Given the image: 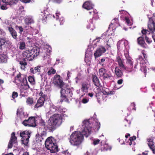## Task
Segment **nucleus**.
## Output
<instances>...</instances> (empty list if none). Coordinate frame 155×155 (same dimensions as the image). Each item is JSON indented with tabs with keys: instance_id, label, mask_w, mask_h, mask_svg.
Wrapping results in <instances>:
<instances>
[{
	"instance_id": "f257e3e1",
	"label": "nucleus",
	"mask_w": 155,
	"mask_h": 155,
	"mask_svg": "<svg viewBox=\"0 0 155 155\" xmlns=\"http://www.w3.org/2000/svg\"><path fill=\"white\" fill-rule=\"evenodd\" d=\"M84 129L81 133L79 131H76L72 134L70 136V142L74 146H77L81 143L84 138V136L87 137L91 133L92 124L88 120L83 121Z\"/></svg>"
},
{
	"instance_id": "f03ea898",
	"label": "nucleus",
	"mask_w": 155,
	"mask_h": 155,
	"mask_svg": "<svg viewBox=\"0 0 155 155\" xmlns=\"http://www.w3.org/2000/svg\"><path fill=\"white\" fill-rule=\"evenodd\" d=\"M45 144L46 148L51 153H55L58 151V147L54 138L51 137L47 138L45 141Z\"/></svg>"
},
{
	"instance_id": "7ed1b4c3",
	"label": "nucleus",
	"mask_w": 155,
	"mask_h": 155,
	"mask_svg": "<svg viewBox=\"0 0 155 155\" xmlns=\"http://www.w3.org/2000/svg\"><path fill=\"white\" fill-rule=\"evenodd\" d=\"M33 49L34 54H33V56H32L34 58L38 56L43 57L44 58V60L46 59L47 58H49L50 57V54L51 52V46H48V49H49L48 54L47 53L46 54L45 51H41L40 49L37 47H34Z\"/></svg>"
},
{
	"instance_id": "20e7f679",
	"label": "nucleus",
	"mask_w": 155,
	"mask_h": 155,
	"mask_svg": "<svg viewBox=\"0 0 155 155\" xmlns=\"http://www.w3.org/2000/svg\"><path fill=\"white\" fill-rule=\"evenodd\" d=\"M71 90L70 89L68 88H66L65 89L61 88V99L59 102L61 103L63 101L68 102V98L69 97H71Z\"/></svg>"
},
{
	"instance_id": "39448f33",
	"label": "nucleus",
	"mask_w": 155,
	"mask_h": 155,
	"mask_svg": "<svg viewBox=\"0 0 155 155\" xmlns=\"http://www.w3.org/2000/svg\"><path fill=\"white\" fill-rule=\"evenodd\" d=\"M50 118L57 127L60 126L62 123L63 117L60 114L55 113L51 116Z\"/></svg>"
},
{
	"instance_id": "423d86ee",
	"label": "nucleus",
	"mask_w": 155,
	"mask_h": 155,
	"mask_svg": "<svg viewBox=\"0 0 155 155\" xmlns=\"http://www.w3.org/2000/svg\"><path fill=\"white\" fill-rule=\"evenodd\" d=\"M149 29L152 33V37L155 43V34L153 33L155 31V16H153L149 18L148 24Z\"/></svg>"
},
{
	"instance_id": "0eeeda50",
	"label": "nucleus",
	"mask_w": 155,
	"mask_h": 155,
	"mask_svg": "<svg viewBox=\"0 0 155 155\" xmlns=\"http://www.w3.org/2000/svg\"><path fill=\"white\" fill-rule=\"evenodd\" d=\"M30 132L28 130H26L20 133V136L22 137L21 141L25 145H27L30 137Z\"/></svg>"
},
{
	"instance_id": "6e6552de",
	"label": "nucleus",
	"mask_w": 155,
	"mask_h": 155,
	"mask_svg": "<svg viewBox=\"0 0 155 155\" xmlns=\"http://www.w3.org/2000/svg\"><path fill=\"white\" fill-rule=\"evenodd\" d=\"M137 63H139L140 64V70L142 72L143 74H144V77H146L147 74V70L146 69V64L144 63V60L143 57L141 56H139L138 58H137Z\"/></svg>"
},
{
	"instance_id": "1a4fd4ad",
	"label": "nucleus",
	"mask_w": 155,
	"mask_h": 155,
	"mask_svg": "<svg viewBox=\"0 0 155 155\" xmlns=\"http://www.w3.org/2000/svg\"><path fill=\"white\" fill-rule=\"evenodd\" d=\"M22 124L25 126L35 127L36 126L35 119L34 117H31L28 119L25 120L22 122Z\"/></svg>"
},
{
	"instance_id": "9d476101",
	"label": "nucleus",
	"mask_w": 155,
	"mask_h": 155,
	"mask_svg": "<svg viewBox=\"0 0 155 155\" xmlns=\"http://www.w3.org/2000/svg\"><path fill=\"white\" fill-rule=\"evenodd\" d=\"M106 51V48L103 46L98 47L94 52V56L95 59L101 56Z\"/></svg>"
},
{
	"instance_id": "9b49d317",
	"label": "nucleus",
	"mask_w": 155,
	"mask_h": 155,
	"mask_svg": "<svg viewBox=\"0 0 155 155\" xmlns=\"http://www.w3.org/2000/svg\"><path fill=\"white\" fill-rule=\"evenodd\" d=\"M45 127L46 128V130H48L49 132H52L56 129L57 127L50 118L48 121Z\"/></svg>"
},
{
	"instance_id": "f8f14e48",
	"label": "nucleus",
	"mask_w": 155,
	"mask_h": 155,
	"mask_svg": "<svg viewBox=\"0 0 155 155\" xmlns=\"http://www.w3.org/2000/svg\"><path fill=\"white\" fill-rule=\"evenodd\" d=\"M62 78H53L51 79V82L54 85L61 89L64 84V83L63 82Z\"/></svg>"
},
{
	"instance_id": "ddd939ff",
	"label": "nucleus",
	"mask_w": 155,
	"mask_h": 155,
	"mask_svg": "<svg viewBox=\"0 0 155 155\" xmlns=\"http://www.w3.org/2000/svg\"><path fill=\"white\" fill-rule=\"evenodd\" d=\"M116 61L117 62L118 65L121 70L122 71L126 70L127 67L124 64V62L120 56H118L116 58Z\"/></svg>"
},
{
	"instance_id": "4468645a",
	"label": "nucleus",
	"mask_w": 155,
	"mask_h": 155,
	"mask_svg": "<svg viewBox=\"0 0 155 155\" xmlns=\"http://www.w3.org/2000/svg\"><path fill=\"white\" fill-rule=\"evenodd\" d=\"M50 109L49 113L50 114H53L54 113H61L63 111V110L60 107H57L54 105L52 106Z\"/></svg>"
},
{
	"instance_id": "2eb2a0df",
	"label": "nucleus",
	"mask_w": 155,
	"mask_h": 155,
	"mask_svg": "<svg viewBox=\"0 0 155 155\" xmlns=\"http://www.w3.org/2000/svg\"><path fill=\"white\" fill-rule=\"evenodd\" d=\"M41 67L39 66H37L34 68V70L32 68H31L30 69V72L33 74L37 73V74L39 75L41 78L43 77V74H41Z\"/></svg>"
},
{
	"instance_id": "dca6fc26",
	"label": "nucleus",
	"mask_w": 155,
	"mask_h": 155,
	"mask_svg": "<svg viewBox=\"0 0 155 155\" xmlns=\"http://www.w3.org/2000/svg\"><path fill=\"white\" fill-rule=\"evenodd\" d=\"M132 58L127 60L126 63L128 66L126 67H127L126 71L128 72H131L132 71L133 65V62L132 61Z\"/></svg>"
},
{
	"instance_id": "f3484780",
	"label": "nucleus",
	"mask_w": 155,
	"mask_h": 155,
	"mask_svg": "<svg viewBox=\"0 0 155 155\" xmlns=\"http://www.w3.org/2000/svg\"><path fill=\"white\" fill-rule=\"evenodd\" d=\"M147 144L150 148L152 151L153 153L155 154V146L153 144V141L152 139L148 138L147 139Z\"/></svg>"
},
{
	"instance_id": "a211bd4d",
	"label": "nucleus",
	"mask_w": 155,
	"mask_h": 155,
	"mask_svg": "<svg viewBox=\"0 0 155 155\" xmlns=\"http://www.w3.org/2000/svg\"><path fill=\"white\" fill-rule=\"evenodd\" d=\"M23 57L25 58L26 60H27L29 61L32 60L34 58L31 55L30 53L29 52V50H26L24 51L22 54Z\"/></svg>"
},
{
	"instance_id": "6ab92c4d",
	"label": "nucleus",
	"mask_w": 155,
	"mask_h": 155,
	"mask_svg": "<svg viewBox=\"0 0 155 155\" xmlns=\"http://www.w3.org/2000/svg\"><path fill=\"white\" fill-rule=\"evenodd\" d=\"M105 94L104 92H98L95 95L96 97L97 98V101L99 103H101L102 101L104 100L103 99L104 95Z\"/></svg>"
},
{
	"instance_id": "aec40b11",
	"label": "nucleus",
	"mask_w": 155,
	"mask_h": 155,
	"mask_svg": "<svg viewBox=\"0 0 155 155\" xmlns=\"http://www.w3.org/2000/svg\"><path fill=\"white\" fill-rule=\"evenodd\" d=\"M8 30L12 37L15 39H16L17 38V33L15 30L12 27H8Z\"/></svg>"
},
{
	"instance_id": "412c9836",
	"label": "nucleus",
	"mask_w": 155,
	"mask_h": 155,
	"mask_svg": "<svg viewBox=\"0 0 155 155\" xmlns=\"http://www.w3.org/2000/svg\"><path fill=\"white\" fill-rule=\"evenodd\" d=\"M42 98H39L38 100L37 103L34 106L35 108H38L43 106L44 104L45 101L41 99Z\"/></svg>"
},
{
	"instance_id": "4be33fe9",
	"label": "nucleus",
	"mask_w": 155,
	"mask_h": 155,
	"mask_svg": "<svg viewBox=\"0 0 155 155\" xmlns=\"http://www.w3.org/2000/svg\"><path fill=\"white\" fill-rule=\"evenodd\" d=\"M106 70L104 68H102L99 70V74L100 77L103 78H109L108 76L106 73Z\"/></svg>"
},
{
	"instance_id": "5701e85b",
	"label": "nucleus",
	"mask_w": 155,
	"mask_h": 155,
	"mask_svg": "<svg viewBox=\"0 0 155 155\" xmlns=\"http://www.w3.org/2000/svg\"><path fill=\"white\" fill-rule=\"evenodd\" d=\"M8 43L9 45H11L12 43L8 40L6 41V39L4 38H0V50L2 49V46H3L5 43Z\"/></svg>"
},
{
	"instance_id": "b1692460",
	"label": "nucleus",
	"mask_w": 155,
	"mask_h": 155,
	"mask_svg": "<svg viewBox=\"0 0 155 155\" xmlns=\"http://www.w3.org/2000/svg\"><path fill=\"white\" fill-rule=\"evenodd\" d=\"M7 61V56L5 54H0V63H6Z\"/></svg>"
},
{
	"instance_id": "393cba45",
	"label": "nucleus",
	"mask_w": 155,
	"mask_h": 155,
	"mask_svg": "<svg viewBox=\"0 0 155 155\" xmlns=\"http://www.w3.org/2000/svg\"><path fill=\"white\" fill-rule=\"evenodd\" d=\"M83 7L87 10H90L93 8L92 4L88 1L84 3L83 5Z\"/></svg>"
},
{
	"instance_id": "a878e982",
	"label": "nucleus",
	"mask_w": 155,
	"mask_h": 155,
	"mask_svg": "<svg viewBox=\"0 0 155 155\" xmlns=\"http://www.w3.org/2000/svg\"><path fill=\"white\" fill-rule=\"evenodd\" d=\"M19 64L21 65L20 68L22 70H25L26 66L27 65V62L26 58H22L19 61Z\"/></svg>"
},
{
	"instance_id": "bb28decb",
	"label": "nucleus",
	"mask_w": 155,
	"mask_h": 155,
	"mask_svg": "<svg viewBox=\"0 0 155 155\" xmlns=\"http://www.w3.org/2000/svg\"><path fill=\"white\" fill-rule=\"evenodd\" d=\"M138 44L143 48H145V43L144 40L143 38L140 37L138 38L137 39Z\"/></svg>"
},
{
	"instance_id": "cd10ccee",
	"label": "nucleus",
	"mask_w": 155,
	"mask_h": 155,
	"mask_svg": "<svg viewBox=\"0 0 155 155\" xmlns=\"http://www.w3.org/2000/svg\"><path fill=\"white\" fill-rule=\"evenodd\" d=\"M94 124V126L92 127L93 129L95 131H98L100 127L101 124L100 123L95 120Z\"/></svg>"
},
{
	"instance_id": "c85d7f7f",
	"label": "nucleus",
	"mask_w": 155,
	"mask_h": 155,
	"mask_svg": "<svg viewBox=\"0 0 155 155\" xmlns=\"http://www.w3.org/2000/svg\"><path fill=\"white\" fill-rule=\"evenodd\" d=\"M81 86V90L83 92H86L87 91L89 88L88 84H87L83 82Z\"/></svg>"
},
{
	"instance_id": "c756f323",
	"label": "nucleus",
	"mask_w": 155,
	"mask_h": 155,
	"mask_svg": "<svg viewBox=\"0 0 155 155\" xmlns=\"http://www.w3.org/2000/svg\"><path fill=\"white\" fill-rule=\"evenodd\" d=\"M2 2L10 5L16 4L18 1V0H2Z\"/></svg>"
},
{
	"instance_id": "7c9ffc66",
	"label": "nucleus",
	"mask_w": 155,
	"mask_h": 155,
	"mask_svg": "<svg viewBox=\"0 0 155 155\" xmlns=\"http://www.w3.org/2000/svg\"><path fill=\"white\" fill-rule=\"evenodd\" d=\"M115 74L118 77H121L122 75V72L118 67L115 68Z\"/></svg>"
},
{
	"instance_id": "2f4dec72",
	"label": "nucleus",
	"mask_w": 155,
	"mask_h": 155,
	"mask_svg": "<svg viewBox=\"0 0 155 155\" xmlns=\"http://www.w3.org/2000/svg\"><path fill=\"white\" fill-rule=\"evenodd\" d=\"M26 103L28 105H32L34 103V99L31 97H28L26 99Z\"/></svg>"
},
{
	"instance_id": "473e14b6",
	"label": "nucleus",
	"mask_w": 155,
	"mask_h": 155,
	"mask_svg": "<svg viewBox=\"0 0 155 155\" xmlns=\"http://www.w3.org/2000/svg\"><path fill=\"white\" fill-rule=\"evenodd\" d=\"M92 81L95 86L99 87L101 85L98 78H93Z\"/></svg>"
},
{
	"instance_id": "72a5a7b5",
	"label": "nucleus",
	"mask_w": 155,
	"mask_h": 155,
	"mask_svg": "<svg viewBox=\"0 0 155 155\" xmlns=\"http://www.w3.org/2000/svg\"><path fill=\"white\" fill-rule=\"evenodd\" d=\"M47 135V132L45 131H43L41 134L39 136V139L40 142L42 141V140H44L46 138Z\"/></svg>"
},
{
	"instance_id": "f704fd0d",
	"label": "nucleus",
	"mask_w": 155,
	"mask_h": 155,
	"mask_svg": "<svg viewBox=\"0 0 155 155\" xmlns=\"http://www.w3.org/2000/svg\"><path fill=\"white\" fill-rule=\"evenodd\" d=\"M15 133L14 132H13L11 134V138L10 140L11 142H12L13 143H15L17 140V137L15 136Z\"/></svg>"
},
{
	"instance_id": "c9c22d12",
	"label": "nucleus",
	"mask_w": 155,
	"mask_h": 155,
	"mask_svg": "<svg viewBox=\"0 0 155 155\" xmlns=\"http://www.w3.org/2000/svg\"><path fill=\"white\" fill-rule=\"evenodd\" d=\"M25 21V24L28 25L34 23V21L33 19L29 17L26 18Z\"/></svg>"
},
{
	"instance_id": "e433bc0d",
	"label": "nucleus",
	"mask_w": 155,
	"mask_h": 155,
	"mask_svg": "<svg viewBox=\"0 0 155 155\" xmlns=\"http://www.w3.org/2000/svg\"><path fill=\"white\" fill-rule=\"evenodd\" d=\"M130 121L125 120L122 122V125L124 127H128L130 126Z\"/></svg>"
},
{
	"instance_id": "4c0bfd02",
	"label": "nucleus",
	"mask_w": 155,
	"mask_h": 155,
	"mask_svg": "<svg viewBox=\"0 0 155 155\" xmlns=\"http://www.w3.org/2000/svg\"><path fill=\"white\" fill-rule=\"evenodd\" d=\"M102 148L103 150L107 151V150H110L111 149V147L107 144H105L103 145Z\"/></svg>"
},
{
	"instance_id": "58836bf2",
	"label": "nucleus",
	"mask_w": 155,
	"mask_h": 155,
	"mask_svg": "<svg viewBox=\"0 0 155 155\" xmlns=\"http://www.w3.org/2000/svg\"><path fill=\"white\" fill-rule=\"evenodd\" d=\"M136 140V136H134L132 137H130L129 140L130 141L129 143V145H131L132 144L133 142L134 143V146L135 145V142L134 141V140Z\"/></svg>"
},
{
	"instance_id": "ea45409f",
	"label": "nucleus",
	"mask_w": 155,
	"mask_h": 155,
	"mask_svg": "<svg viewBox=\"0 0 155 155\" xmlns=\"http://www.w3.org/2000/svg\"><path fill=\"white\" fill-rule=\"evenodd\" d=\"M56 70L54 69L53 68H51L48 72V74L49 75H51V74H54L55 73Z\"/></svg>"
},
{
	"instance_id": "a19ab883",
	"label": "nucleus",
	"mask_w": 155,
	"mask_h": 155,
	"mask_svg": "<svg viewBox=\"0 0 155 155\" xmlns=\"http://www.w3.org/2000/svg\"><path fill=\"white\" fill-rule=\"evenodd\" d=\"M26 78H15V81L17 84H21L22 81V79Z\"/></svg>"
},
{
	"instance_id": "79ce46f5",
	"label": "nucleus",
	"mask_w": 155,
	"mask_h": 155,
	"mask_svg": "<svg viewBox=\"0 0 155 155\" xmlns=\"http://www.w3.org/2000/svg\"><path fill=\"white\" fill-rule=\"evenodd\" d=\"M25 46V43L24 42H20L19 46V49L21 50H23Z\"/></svg>"
},
{
	"instance_id": "37998d69",
	"label": "nucleus",
	"mask_w": 155,
	"mask_h": 155,
	"mask_svg": "<svg viewBox=\"0 0 155 155\" xmlns=\"http://www.w3.org/2000/svg\"><path fill=\"white\" fill-rule=\"evenodd\" d=\"M20 96L21 97H25L28 96V93L27 91H21V94Z\"/></svg>"
},
{
	"instance_id": "c03bdc74",
	"label": "nucleus",
	"mask_w": 155,
	"mask_h": 155,
	"mask_svg": "<svg viewBox=\"0 0 155 155\" xmlns=\"http://www.w3.org/2000/svg\"><path fill=\"white\" fill-rule=\"evenodd\" d=\"M124 55L127 60L128 59H130L131 58V57H130L129 52L127 50L124 51Z\"/></svg>"
},
{
	"instance_id": "a18cd8bd",
	"label": "nucleus",
	"mask_w": 155,
	"mask_h": 155,
	"mask_svg": "<svg viewBox=\"0 0 155 155\" xmlns=\"http://www.w3.org/2000/svg\"><path fill=\"white\" fill-rule=\"evenodd\" d=\"M18 28L19 31V33L20 34H21L22 32L23 31V28L21 26H18V25H16L15 26V28L17 29V28Z\"/></svg>"
},
{
	"instance_id": "49530a36",
	"label": "nucleus",
	"mask_w": 155,
	"mask_h": 155,
	"mask_svg": "<svg viewBox=\"0 0 155 155\" xmlns=\"http://www.w3.org/2000/svg\"><path fill=\"white\" fill-rule=\"evenodd\" d=\"M22 89L21 91H23V90H25L26 91L27 90L29 89L30 88V87L28 85V84L25 85H22Z\"/></svg>"
},
{
	"instance_id": "de8ad7c7",
	"label": "nucleus",
	"mask_w": 155,
	"mask_h": 155,
	"mask_svg": "<svg viewBox=\"0 0 155 155\" xmlns=\"http://www.w3.org/2000/svg\"><path fill=\"white\" fill-rule=\"evenodd\" d=\"M105 37V35H103L101 37H98L96 38L95 41H96L97 42H99L101 39H104Z\"/></svg>"
},
{
	"instance_id": "09e8293b",
	"label": "nucleus",
	"mask_w": 155,
	"mask_h": 155,
	"mask_svg": "<svg viewBox=\"0 0 155 155\" xmlns=\"http://www.w3.org/2000/svg\"><path fill=\"white\" fill-rule=\"evenodd\" d=\"M105 61V59L104 58H102L101 59L100 61H99V63L102 66H104L105 65V64L104 63Z\"/></svg>"
},
{
	"instance_id": "8fccbe9b",
	"label": "nucleus",
	"mask_w": 155,
	"mask_h": 155,
	"mask_svg": "<svg viewBox=\"0 0 155 155\" xmlns=\"http://www.w3.org/2000/svg\"><path fill=\"white\" fill-rule=\"evenodd\" d=\"M0 8L2 10H6L7 9L6 5L5 4H0Z\"/></svg>"
},
{
	"instance_id": "3c124183",
	"label": "nucleus",
	"mask_w": 155,
	"mask_h": 155,
	"mask_svg": "<svg viewBox=\"0 0 155 155\" xmlns=\"http://www.w3.org/2000/svg\"><path fill=\"white\" fill-rule=\"evenodd\" d=\"M40 125L41 126H43L44 127V128L45 129H46V128L45 127V126L46 125H45V122L44 120H41L40 122Z\"/></svg>"
},
{
	"instance_id": "603ef678",
	"label": "nucleus",
	"mask_w": 155,
	"mask_h": 155,
	"mask_svg": "<svg viewBox=\"0 0 155 155\" xmlns=\"http://www.w3.org/2000/svg\"><path fill=\"white\" fill-rule=\"evenodd\" d=\"M35 78H28L29 81L32 84H35Z\"/></svg>"
},
{
	"instance_id": "864d4df0",
	"label": "nucleus",
	"mask_w": 155,
	"mask_h": 155,
	"mask_svg": "<svg viewBox=\"0 0 155 155\" xmlns=\"http://www.w3.org/2000/svg\"><path fill=\"white\" fill-rule=\"evenodd\" d=\"M22 82L21 84V86L24 85H25L28 84V82L26 79H22Z\"/></svg>"
},
{
	"instance_id": "5fc2aeb1",
	"label": "nucleus",
	"mask_w": 155,
	"mask_h": 155,
	"mask_svg": "<svg viewBox=\"0 0 155 155\" xmlns=\"http://www.w3.org/2000/svg\"><path fill=\"white\" fill-rule=\"evenodd\" d=\"M145 39L146 42L149 44L151 43L152 42V40L147 36H145Z\"/></svg>"
},
{
	"instance_id": "6e6d98bb",
	"label": "nucleus",
	"mask_w": 155,
	"mask_h": 155,
	"mask_svg": "<svg viewBox=\"0 0 155 155\" xmlns=\"http://www.w3.org/2000/svg\"><path fill=\"white\" fill-rule=\"evenodd\" d=\"M18 96V94L17 92L14 91L13 92L12 94V97L13 99H14Z\"/></svg>"
},
{
	"instance_id": "4d7b16f0",
	"label": "nucleus",
	"mask_w": 155,
	"mask_h": 155,
	"mask_svg": "<svg viewBox=\"0 0 155 155\" xmlns=\"http://www.w3.org/2000/svg\"><path fill=\"white\" fill-rule=\"evenodd\" d=\"M115 92L114 91H110L109 92H105V95H108V94H115Z\"/></svg>"
},
{
	"instance_id": "13d9d810",
	"label": "nucleus",
	"mask_w": 155,
	"mask_h": 155,
	"mask_svg": "<svg viewBox=\"0 0 155 155\" xmlns=\"http://www.w3.org/2000/svg\"><path fill=\"white\" fill-rule=\"evenodd\" d=\"M141 32L143 35H146L149 32L147 30L143 29L141 31Z\"/></svg>"
},
{
	"instance_id": "bf43d9fd",
	"label": "nucleus",
	"mask_w": 155,
	"mask_h": 155,
	"mask_svg": "<svg viewBox=\"0 0 155 155\" xmlns=\"http://www.w3.org/2000/svg\"><path fill=\"white\" fill-rule=\"evenodd\" d=\"M63 153L65 155H70L71 154V152L69 151L68 150L63 152Z\"/></svg>"
},
{
	"instance_id": "052dcab7",
	"label": "nucleus",
	"mask_w": 155,
	"mask_h": 155,
	"mask_svg": "<svg viewBox=\"0 0 155 155\" xmlns=\"http://www.w3.org/2000/svg\"><path fill=\"white\" fill-rule=\"evenodd\" d=\"M100 141V140L98 139H96L94 140L93 141V144L94 145H96L98 144Z\"/></svg>"
},
{
	"instance_id": "680f3d73",
	"label": "nucleus",
	"mask_w": 155,
	"mask_h": 155,
	"mask_svg": "<svg viewBox=\"0 0 155 155\" xmlns=\"http://www.w3.org/2000/svg\"><path fill=\"white\" fill-rule=\"evenodd\" d=\"M99 87L98 89L100 91V92H104L105 93V92L106 91L104 90L103 87L101 86V85Z\"/></svg>"
},
{
	"instance_id": "e2e57ef3",
	"label": "nucleus",
	"mask_w": 155,
	"mask_h": 155,
	"mask_svg": "<svg viewBox=\"0 0 155 155\" xmlns=\"http://www.w3.org/2000/svg\"><path fill=\"white\" fill-rule=\"evenodd\" d=\"M109 40H108L107 43V46L106 47V49H108L109 48H110L111 46V45L109 43Z\"/></svg>"
},
{
	"instance_id": "0e129e2a",
	"label": "nucleus",
	"mask_w": 155,
	"mask_h": 155,
	"mask_svg": "<svg viewBox=\"0 0 155 155\" xmlns=\"http://www.w3.org/2000/svg\"><path fill=\"white\" fill-rule=\"evenodd\" d=\"M13 143L12 142H11V141H9L8 144V148H11L13 146Z\"/></svg>"
},
{
	"instance_id": "69168bd1",
	"label": "nucleus",
	"mask_w": 155,
	"mask_h": 155,
	"mask_svg": "<svg viewBox=\"0 0 155 155\" xmlns=\"http://www.w3.org/2000/svg\"><path fill=\"white\" fill-rule=\"evenodd\" d=\"M125 19L126 21V22L127 23V24L128 25H130V21L129 19L127 17H125Z\"/></svg>"
},
{
	"instance_id": "338daca9",
	"label": "nucleus",
	"mask_w": 155,
	"mask_h": 155,
	"mask_svg": "<svg viewBox=\"0 0 155 155\" xmlns=\"http://www.w3.org/2000/svg\"><path fill=\"white\" fill-rule=\"evenodd\" d=\"M88 101V100L86 98H84L82 100V102L84 104L87 103Z\"/></svg>"
},
{
	"instance_id": "774afa93",
	"label": "nucleus",
	"mask_w": 155,
	"mask_h": 155,
	"mask_svg": "<svg viewBox=\"0 0 155 155\" xmlns=\"http://www.w3.org/2000/svg\"><path fill=\"white\" fill-rule=\"evenodd\" d=\"M72 73L70 72L69 71H68L67 72V75L68 78H69L71 76Z\"/></svg>"
}]
</instances>
